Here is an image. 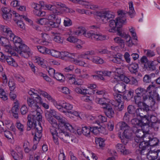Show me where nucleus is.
<instances>
[{
	"label": "nucleus",
	"mask_w": 160,
	"mask_h": 160,
	"mask_svg": "<svg viewBox=\"0 0 160 160\" xmlns=\"http://www.w3.org/2000/svg\"><path fill=\"white\" fill-rule=\"evenodd\" d=\"M75 75L74 74L72 75V77L68 78L69 82L71 84H74L75 85H81L83 83V81L82 80H78L75 81Z\"/></svg>",
	"instance_id": "25"
},
{
	"label": "nucleus",
	"mask_w": 160,
	"mask_h": 160,
	"mask_svg": "<svg viewBox=\"0 0 160 160\" xmlns=\"http://www.w3.org/2000/svg\"><path fill=\"white\" fill-rule=\"evenodd\" d=\"M82 134L84 136L88 137H90L91 134V127L90 128L87 126L82 128Z\"/></svg>",
	"instance_id": "35"
},
{
	"label": "nucleus",
	"mask_w": 160,
	"mask_h": 160,
	"mask_svg": "<svg viewBox=\"0 0 160 160\" xmlns=\"http://www.w3.org/2000/svg\"><path fill=\"white\" fill-rule=\"evenodd\" d=\"M149 142L147 145L151 146L150 149H152L153 148H155V146L157 145L159 142V141L157 138H153L152 139L149 140Z\"/></svg>",
	"instance_id": "33"
},
{
	"label": "nucleus",
	"mask_w": 160,
	"mask_h": 160,
	"mask_svg": "<svg viewBox=\"0 0 160 160\" xmlns=\"http://www.w3.org/2000/svg\"><path fill=\"white\" fill-rule=\"evenodd\" d=\"M38 92L40 95H42L44 97L47 98L49 101H50L53 98L46 92L40 89H39Z\"/></svg>",
	"instance_id": "44"
},
{
	"label": "nucleus",
	"mask_w": 160,
	"mask_h": 160,
	"mask_svg": "<svg viewBox=\"0 0 160 160\" xmlns=\"http://www.w3.org/2000/svg\"><path fill=\"white\" fill-rule=\"evenodd\" d=\"M143 135L141 137V146H142L141 151L145 150L146 148H148V145L147 144L149 143V140H150L149 136L148 135V132L146 133V132L142 131Z\"/></svg>",
	"instance_id": "7"
},
{
	"label": "nucleus",
	"mask_w": 160,
	"mask_h": 160,
	"mask_svg": "<svg viewBox=\"0 0 160 160\" xmlns=\"http://www.w3.org/2000/svg\"><path fill=\"white\" fill-rule=\"evenodd\" d=\"M95 73L100 76L99 77L101 80H103L104 78L103 77V76H110L111 75V72L108 71H95Z\"/></svg>",
	"instance_id": "27"
},
{
	"label": "nucleus",
	"mask_w": 160,
	"mask_h": 160,
	"mask_svg": "<svg viewBox=\"0 0 160 160\" xmlns=\"http://www.w3.org/2000/svg\"><path fill=\"white\" fill-rule=\"evenodd\" d=\"M111 61L112 62L118 64H122L123 63V60H122V55H118V56H116Z\"/></svg>",
	"instance_id": "29"
},
{
	"label": "nucleus",
	"mask_w": 160,
	"mask_h": 160,
	"mask_svg": "<svg viewBox=\"0 0 160 160\" xmlns=\"http://www.w3.org/2000/svg\"><path fill=\"white\" fill-rule=\"evenodd\" d=\"M111 103L115 107V109L118 111H121L123 109L124 106L122 102L115 103L114 101H111Z\"/></svg>",
	"instance_id": "30"
},
{
	"label": "nucleus",
	"mask_w": 160,
	"mask_h": 160,
	"mask_svg": "<svg viewBox=\"0 0 160 160\" xmlns=\"http://www.w3.org/2000/svg\"><path fill=\"white\" fill-rule=\"evenodd\" d=\"M28 121L27 122V130L30 131L32 130V133L33 134V132H36V128H37L38 126H41V124H36V122L33 119H32L31 118H30L28 116Z\"/></svg>",
	"instance_id": "8"
},
{
	"label": "nucleus",
	"mask_w": 160,
	"mask_h": 160,
	"mask_svg": "<svg viewBox=\"0 0 160 160\" xmlns=\"http://www.w3.org/2000/svg\"><path fill=\"white\" fill-rule=\"evenodd\" d=\"M114 40L115 42L120 45L122 47L124 46V41L121 38L118 37H116L114 39Z\"/></svg>",
	"instance_id": "63"
},
{
	"label": "nucleus",
	"mask_w": 160,
	"mask_h": 160,
	"mask_svg": "<svg viewBox=\"0 0 160 160\" xmlns=\"http://www.w3.org/2000/svg\"><path fill=\"white\" fill-rule=\"evenodd\" d=\"M8 65L13 66L15 67L18 66L17 63L14 60V59L11 56H7L5 60Z\"/></svg>",
	"instance_id": "34"
},
{
	"label": "nucleus",
	"mask_w": 160,
	"mask_h": 160,
	"mask_svg": "<svg viewBox=\"0 0 160 160\" xmlns=\"http://www.w3.org/2000/svg\"><path fill=\"white\" fill-rule=\"evenodd\" d=\"M142 102L141 101V103L142 104V107L141 108V110L143 109V111L147 112L149 110V106L147 104L148 99V95L143 94L142 95Z\"/></svg>",
	"instance_id": "15"
},
{
	"label": "nucleus",
	"mask_w": 160,
	"mask_h": 160,
	"mask_svg": "<svg viewBox=\"0 0 160 160\" xmlns=\"http://www.w3.org/2000/svg\"><path fill=\"white\" fill-rule=\"evenodd\" d=\"M50 102H52L54 106L60 111H62V105H60L59 103L56 101L53 98L50 101Z\"/></svg>",
	"instance_id": "54"
},
{
	"label": "nucleus",
	"mask_w": 160,
	"mask_h": 160,
	"mask_svg": "<svg viewBox=\"0 0 160 160\" xmlns=\"http://www.w3.org/2000/svg\"><path fill=\"white\" fill-rule=\"evenodd\" d=\"M155 73H152L149 75H145L143 78V81L145 83H149L153 81L155 79Z\"/></svg>",
	"instance_id": "24"
},
{
	"label": "nucleus",
	"mask_w": 160,
	"mask_h": 160,
	"mask_svg": "<svg viewBox=\"0 0 160 160\" xmlns=\"http://www.w3.org/2000/svg\"><path fill=\"white\" fill-rule=\"evenodd\" d=\"M74 57H73V58H72L71 60V61L73 62L74 63L78 65L82 66L83 67H86L87 66L86 63L85 62L81 60L75 59L74 58Z\"/></svg>",
	"instance_id": "45"
},
{
	"label": "nucleus",
	"mask_w": 160,
	"mask_h": 160,
	"mask_svg": "<svg viewBox=\"0 0 160 160\" xmlns=\"http://www.w3.org/2000/svg\"><path fill=\"white\" fill-rule=\"evenodd\" d=\"M117 32L119 36L124 38L126 40V44L128 47H131L132 46L133 43L130 35L124 32H122L119 29H118Z\"/></svg>",
	"instance_id": "11"
},
{
	"label": "nucleus",
	"mask_w": 160,
	"mask_h": 160,
	"mask_svg": "<svg viewBox=\"0 0 160 160\" xmlns=\"http://www.w3.org/2000/svg\"><path fill=\"white\" fill-rule=\"evenodd\" d=\"M95 93L98 95H102L104 99H107L108 98V93L105 90H98L95 91Z\"/></svg>",
	"instance_id": "42"
},
{
	"label": "nucleus",
	"mask_w": 160,
	"mask_h": 160,
	"mask_svg": "<svg viewBox=\"0 0 160 160\" xmlns=\"http://www.w3.org/2000/svg\"><path fill=\"white\" fill-rule=\"evenodd\" d=\"M56 119L58 120V122L61 124H64L67 122V119L61 115H58L56 116Z\"/></svg>",
	"instance_id": "61"
},
{
	"label": "nucleus",
	"mask_w": 160,
	"mask_h": 160,
	"mask_svg": "<svg viewBox=\"0 0 160 160\" xmlns=\"http://www.w3.org/2000/svg\"><path fill=\"white\" fill-rule=\"evenodd\" d=\"M72 105L67 102L63 103L62 104V112L64 113L72 112L71 110L72 108Z\"/></svg>",
	"instance_id": "23"
},
{
	"label": "nucleus",
	"mask_w": 160,
	"mask_h": 160,
	"mask_svg": "<svg viewBox=\"0 0 160 160\" xmlns=\"http://www.w3.org/2000/svg\"><path fill=\"white\" fill-rule=\"evenodd\" d=\"M134 116L135 117L132 119L131 122L132 124L134 125L133 129V132L135 134L134 138L135 141L139 143L140 145V137L139 133L140 124V112L139 111V108H137L135 110V112L134 113Z\"/></svg>",
	"instance_id": "3"
},
{
	"label": "nucleus",
	"mask_w": 160,
	"mask_h": 160,
	"mask_svg": "<svg viewBox=\"0 0 160 160\" xmlns=\"http://www.w3.org/2000/svg\"><path fill=\"white\" fill-rule=\"evenodd\" d=\"M38 51L41 53L44 54H48L49 52V49L42 46H38L37 47Z\"/></svg>",
	"instance_id": "52"
},
{
	"label": "nucleus",
	"mask_w": 160,
	"mask_h": 160,
	"mask_svg": "<svg viewBox=\"0 0 160 160\" xmlns=\"http://www.w3.org/2000/svg\"><path fill=\"white\" fill-rule=\"evenodd\" d=\"M33 12L34 14L38 16L43 17L45 15V12L42 11L40 9L34 10Z\"/></svg>",
	"instance_id": "64"
},
{
	"label": "nucleus",
	"mask_w": 160,
	"mask_h": 160,
	"mask_svg": "<svg viewBox=\"0 0 160 160\" xmlns=\"http://www.w3.org/2000/svg\"><path fill=\"white\" fill-rule=\"evenodd\" d=\"M65 5L61 2H57L54 5H46L45 7L48 9L52 11L53 13L56 14H60L62 13L60 8L65 7Z\"/></svg>",
	"instance_id": "4"
},
{
	"label": "nucleus",
	"mask_w": 160,
	"mask_h": 160,
	"mask_svg": "<svg viewBox=\"0 0 160 160\" xmlns=\"http://www.w3.org/2000/svg\"><path fill=\"white\" fill-rule=\"evenodd\" d=\"M97 15L100 17L101 21L104 23H107L111 19L114 17V13L110 11L98 12Z\"/></svg>",
	"instance_id": "5"
},
{
	"label": "nucleus",
	"mask_w": 160,
	"mask_h": 160,
	"mask_svg": "<svg viewBox=\"0 0 160 160\" xmlns=\"http://www.w3.org/2000/svg\"><path fill=\"white\" fill-rule=\"evenodd\" d=\"M91 133H93L95 135L98 134L100 132L103 133L101 130H105V129L103 127H98L97 126L91 127Z\"/></svg>",
	"instance_id": "28"
},
{
	"label": "nucleus",
	"mask_w": 160,
	"mask_h": 160,
	"mask_svg": "<svg viewBox=\"0 0 160 160\" xmlns=\"http://www.w3.org/2000/svg\"><path fill=\"white\" fill-rule=\"evenodd\" d=\"M61 23V18H58L56 19L55 21H49L48 22L49 25L53 28H57L59 27Z\"/></svg>",
	"instance_id": "32"
},
{
	"label": "nucleus",
	"mask_w": 160,
	"mask_h": 160,
	"mask_svg": "<svg viewBox=\"0 0 160 160\" xmlns=\"http://www.w3.org/2000/svg\"><path fill=\"white\" fill-rule=\"evenodd\" d=\"M35 98L38 99L37 102L40 105H42L44 108L47 109L49 108L48 105L45 103L43 102L42 100L41 97L38 96V97H35Z\"/></svg>",
	"instance_id": "53"
},
{
	"label": "nucleus",
	"mask_w": 160,
	"mask_h": 160,
	"mask_svg": "<svg viewBox=\"0 0 160 160\" xmlns=\"http://www.w3.org/2000/svg\"><path fill=\"white\" fill-rule=\"evenodd\" d=\"M156 65L153 61H149L148 63L144 65V68L148 70L153 71L156 69Z\"/></svg>",
	"instance_id": "21"
},
{
	"label": "nucleus",
	"mask_w": 160,
	"mask_h": 160,
	"mask_svg": "<svg viewBox=\"0 0 160 160\" xmlns=\"http://www.w3.org/2000/svg\"><path fill=\"white\" fill-rule=\"evenodd\" d=\"M104 112L106 116L109 118L113 117L114 116V112L112 108L111 107L104 110Z\"/></svg>",
	"instance_id": "36"
},
{
	"label": "nucleus",
	"mask_w": 160,
	"mask_h": 160,
	"mask_svg": "<svg viewBox=\"0 0 160 160\" xmlns=\"http://www.w3.org/2000/svg\"><path fill=\"white\" fill-rule=\"evenodd\" d=\"M129 12L127 13L129 14L130 17L132 18V14L134 12L133 7V4L132 1H130L129 2Z\"/></svg>",
	"instance_id": "58"
},
{
	"label": "nucleus",
	"mask_w": 160,
	"mask_h": 160,
	"mask_svg": "<svg viewBox=\"0 0 160 160\" xmlns=\"http://www.w3.org/2000/svg\"><path fill=\"white\" fill-rule=\"evenodd\" d=\"M160 152V149L153 150L152 149H150V151L147 154V158L151 160L152 159L157 158H158V153Z\"/></svg>",
	"instance_id": "16"
},
{
	"label": "nucleus",
	"mask_w": 160,
	"mask_h": 160,
	"mask_svg": "<svg viewBox=\"0 0 160 160\" xmlns=\"http://www.w3.org/2000/svg\"><path fill=\"white\" fill-rule=\"evenodd\" d=\"M19 48H17L16 51L18 53L21 52H25L26 51L30 50L29 47L24 44H21L18 46Z\"/></svg>",
	"instance_id": "40"
},
{
	"label": "nucleus",
	"mask_w": 160,
	"mask_h": 160,
	"mask_svg": "<svg viewBox=\"0 0 160 160\" xmlns=\"http://www.w3.org/2000/svg\"><path fill=\"white\" fill-rule=\"evenodd\" d=\"M141 123L142 124L141 127L142 128V131L146 133L149 132V122L148 117L145 115L144 116H141Z\"/></svg>",
	"instance_id": "10"
},
{
	"label": "nucleus",
	"mask_w": 160,
	"mask_h": 160,
	"mask_svg": "<svg viewBox=\"0 0 160 160\" xmlns=\"http://www.w3.org/2000/svg\"><path fill=\"white\" fill-rule=\"evenodd\" d=\"M138 64L136 63H133L130 64L128 67L129 71L132 73H136L138 72Z\"/></svg>",
	"instance_id": "37"
},
{
	"label": "nucleus",
	"mask_w": 160,
	"mask_h": 160,
	"mask_svg": "<svg viewBox=\"0 0 160 160\" xmlns=\"http://www.w3.org/2000/svg\"><path fill=\"white\" fill-rule=\"evenodd\" d=\"M133 92V91L132 90L126 92L123 96V99L127 101L130 100L132 98Z\"/></svg>",
	"instance_id": "41"
},
{
	"label": "nucleus",
	"mask_w": 160,
	"mask_h": 160,
	"mask_svg": "<svg viewBox=\"0 0 160 160\" xmlns=\"http://www.w3.org/2000/svg\"><path fill=\"white\" fill-rule=\"evenodd\" d=\"M4 50L5 52L8 53L11 55H15V51L12 49L11 46L6 45L4 46Z\"/></svg>",
	"instance_id": "49"
},
{
	"label": "nucleus",
	"mask_w": 160,
	"mask_h": 160,
	"mask_svg": "<svg viewBox=\"0 0 160 160\" xmlns=\"http://www.w3.org/2000/svg\"><path fill=\"white\" fill-rule=\"evenodd\" d=\"M8 39L13 42L14 44H20L22 42L21 39L18 36H16L12 32L10 35L8 37Z\"/></svg>",
	"instance_id": "18"
},
{
	"label": "nucleus",
	"mask_w": 160,
	"mask_h": 160,
	"mask_svg": "<svg viewBox=\"0 0 160 160\" xmlns=\"http://www.w3.org/2000/svg\"><path fill=\"white\" fill-rule=\"evenodd\" d=\"M35 101L33 98L28 97L27 98V103L28 106L30 107L32 109L34 110L40 109V107L38 104L37 99H36Z\"/></svg>",
	"instance_id": "13"
},
{
	"label": "nucleus",
	"mask_w": 160,
	"mask_h": 160,
	"mask_svg": "<svg viewBox=\"0 0 160 160\" xmlns=\"http://www.w3.org/2000/svg\"><path fill=\"white\" fill-rule=\"evenodd\" d=\"M86 36L87 38L97 41L104 40L106 39L105 36L92 31L88 32V34Z\"/></svg>",
	"instance_id": "6"
},
{
	"label": "nucleus",
	"mask_w": 160,
	"mask_h": 160,
	"mask_svg": "<svg viewBox=\"0 0 160 160\" xmlns=\"http://www.w3.org/2000/svg\"><path fill=\"white\" fill-rule=\"evenodd\" d=\"M28 116L31 118L36 122H38V124H41V122L42 121V116L41 114L37 110H32L31 112L30 113Z\"/></svg>",
	"instance_id": "9"
},
{
	"label": "nucleus",
	"mask_w": 160,
	"mask_h": 160,
	"mask_svg": "<svg viewBox=\"0 0 160 160\" xmlns=\"http://www.w3.org/2000/svg\"><path fill=\"white\" fill-rule=\"evenodd\" d=\"M149 99L151 100V106L152 107L155 104V100L158 101L160 100V98L159 97V94L157 92L156 90L155 89L150 92H149Z\"/></svg>",
	"instance_id": "12"
},
{
	"label": "nucleus",
	"mask_w": 160,
	"mask_h": 160,
	"mask_svg": "<svg viewBox=\"0 0 160 160\" xmlns=\"http://www.w3.org/2000/svg\"><path fill=\"white\" fill-rule=\"evenodd\" d=\"M53 78L57 80L60 81L61 82H64V80L62 79V78H64L63 75L60 72H56Z\"/></svg>",
	"instance_id": "48"
},
{
	"label": "nucleus",
	"mask_w": 160,
	"mask_h": 160,
	"mask_svg": "<svg viewBox=\"0 0 160 160\" xmlns=\"http://www.w3.org/2000/svg\"><path fill=\"white\" fill-rule=\"evenodd\" d=\"M83 155L88 160H97V158L93 153L89 152H82Z\"/></svg>",
	"instance_id": "26"
},
{
	"label": "nucleus",
	"mask_w": 160,
	"mask_h": 160,
	"mask_svg": "<svg viewBox=\"0 0 160 160\" xmlns=\"http://www.w3.org/2000/svg\"><path fill=\"white\" fill-rule=\"evenodd\" d=\"M4 135L5 137L8 139H12L13 138L12 132L8 130L4 131Z\"/></svg>",
	"instance_id": "60"
},
{
	"label": "nucleus",
	"mask_w": 160,
	"mask_h": 160,
	"mask_svg": "<svg viewBox=\"0 0 160 160\" xmlns=\"http://www.w3.org/2000/svg\"><path fill=\"white\" fill-rule=\"evenodd\" d=\"M52 126L50 128V132L53 137V139L55 143L58 145L59 144L58 138L66 143H69L72 141V138L70 134L63 130L58 129L57 132L55 126Z\"/></svg>",
	"instance_id": "1"
},
{
	"label": "nucleus",
	"mask_w": 160,
	"mask_h": 160,
	"mask_svg": "<svg viewBox=\"0 0 160 160\" xmlns=\"http://www.w3.org/2000/svg\"><path fill=\"white\" fill-rule=\"evenodd\" d=\"M53 40L59 43H62L63 41V38L59 34H56L53 36Z\"/></svg>",
	"instance_id": "47"
},
{
	"label": "nucleus",
	"mask_w": 160,
	"mask_h": 160,
	"mask_svg": "<svg viewBox=\"0 0 160 160\" xmlns=\"http://www.w3.org/2000/svg\"><path fill=\"white\" fill-rule=\"evenodd\" d=\"M122 133L120 132L118 133V136L121 139L122 142L123 141L124 138H128L131 135L132 130L130 127L128 128H126Z\"/></svg>",
	"instance_id": "14"
},
{
	"label": "nucleus",
	"mask_w": 160,
	"mask_h": 160,
	"mask_svg": "<svg viewBox=\"0 0 160 160\" xmlns=\"http://www.w3.org/2000/svg\"><path fill=\"white\" fill-rule=\"evenodd\" d=\"M119 17L116 18L115 20H109V26L112 28L109 29L110 32H114L116 27L117 28L121 27L122 24L126 23V13L123 11L120 10L118 12Z\"/></svg>",
	"instance_id": "2"
},
{
	"label": "nucleus",
	"mask_w": 160,
	"mask_h": 160,
	"mask_svg": "<svg viewBox=\"0 0 160 160\" xmlns=\"http://www.w3.org/2000/svg\"><path fill=\"white\" fill-rule=\"evenodd\" d=\"M126 86L123 83L117 84L114 87V90L116 92L122 93L124 92Z\"/></svg>",
	"instance_id": "19"
},
{
	"label": "nucleus",
	"mask_w": 160,
	"mask_h": 160,
	"mask_svg": "<svg viewBox=\"0 0 160 160\" xmlns=\"http://www.w3.org/2000/svg\"><path fill=\"white\" fill-rule=\"evenodd\" d=\"M95 141L96 144L98 145L100 148H102L105 146L104 141L102 138H96Z\"/></svg>",
	"instance_id": "51"
},
{
	"label": "nucleus",
	"mask_w": 160,
	"mask_h": 160,
	"mask_svg": "<svg viewBox=\"0 0 160 160\" xmlns=\"http://www.w3.org/2000/svg\"><path fill=\"white\" fill-rule=\"evenodd\" d=\"M69 37L66 39V40L72 43L77 42L78 40V38L73 36L71 34H69Z\"/></svg>",
	"instance_id": "59"
},
{
	"label": "nucleus",
	"mask_w": 160,
	"mask_h": 160,
	"mask_svg": "<svg viewBox=\"0 0 160 160\" xmlns=\"http://www.w3.org/2000/svg\"><path fill=\"white\" fill-rule=\"evenodd\" d=\"M90 60L94 63L96 64H102L104 61L103 60L99 57L96 56H92L90 59Z\"/></svg>",
	"instance_id": "38"
},
{
	"label": "nucleus",
	"mask_w": 160,
	"mask_h": 160,
	"mask_svg": "<svg viewBox=\"0 0 160 160\" xmlns=\"http://www.w3.org/2000/svg\"><path fill=\"white\" fill-rule=\"evenodd\" d=\"M48 54H50L54 57L58 58L60 57V52L54 50L49 49Z\"/></svg>",
	"instance_id": "50"
},
{
	"label": "nucleus",
	"mask_w": 160,
	"mask_h": 160,
	"mask_svg": "<svg viewBox=\"0 0 160 160\" xmlns=\"http://www.w3.org/2000/svg\"><path fill=\"white\" fill-rule=\"evenodd\" d=\"M0 29L3 32L7 38L12 32L11 29L6 26L0 25Z\"/></svg>",
	"instance_id": "31"
},
{
	"label": "nucleus",
	"mask_w": 160,
	"mask_h": 160,
	"mask_svg": "<svg viewBox=\"0 0 160 160\" xmlns=\"http://www.w3.org/2000/svg\"><path fill=\"white\" fill-rule=\"evenodd\" d=\"M11 13L12 14V16H13L16 17H18L19 19H21L22 18L26 21H28L29 22V19L26 16L24 15H20L18 13H16V12L14 11H11Z\"/></svg>",
	"instance_id": "57"
},
{
	"label": "nucleus",
	"mask_w": 160,
	"mask_h": 160,
	"mask_svg": "<svg viewBox=\"0 0 160 160\" xmlns=\"http://www.w3.org/2000/svg\"><path fill=\"white\" fill-rule=\"evenodd\" d=\"M0 98L4 101L8 99L7 95L2 89H0Z\"/></svg>",
	"instance_id": "62"
},
{
	"label": "nucleus",
	"mask_w": 160,
	"mask_h": 160,
	"mask_svg": "<svg viewBox=\"0 0 160 160\" xmlns=\"http://www.w3.org/2000/svg\"><path fill=\"white\" fill-rule=\"evenodd\" d=\"M1 10L3 13L2 17L4 19L7 20L11 18L12 15L11 13L12 11L6 7H2Z\"/></svg>",
	"instance_id": "17"
},
{
	"label": "nucleus",
	"mask_w": 160,
	"mask_h": 160,
	"mask_svg": "<svg viewBox=\"0 0 160 160\" xmlns=\"http://www.w3.org/2000/svg\"><path fill=\"white\" fill-rule=\"evenodd\" d=\"M75 54L74 53H69L66 51H62L60 52V57H67L71 59L73 57H75Z\"/></svg>",
	"instance_id": "43"
},
{
	"label": "nucleus",
	"mask_w": 160,
	"mask_h": 160,
	"mask_svg": "<svg viewBox=\"0 0 160 160\" xmlns=\"http://www.w3.org/2000/svg\"><path fill=\"white\" fill-rule=\"evenodd\" d=\"M82 3H81V5H84L86 8L95 10L98 8V6L94 4L86 1H83Z\"/></svg>",
	"instance_id": "22"
},
{
	"label": "nucleus",
	"mask_w": 160,
	"mask_h": 160,
	"mask_svg": "<svg viewBox=\"0 0 160 160\" xmlns=\"http://www.w3.org/2000/svg\"><path fill=\"white\" fill-rule=\"evenodd\" d=\"M36 132L34 131L35 134L34 140L36 141H39L42 137V126H38Z\"/></svg>",
	"instance_id": "20"
},
{
	"label": "nucleus",
	"mask_w": 160,
	"mask_h": 160,
	"mask_svg": "<svg viewBox=\"0 0 160 160\" xmlns=\"http://www.w3.org/2000/svg\"><path fill=\"white\" fill-rule=\"evenodd\" d=\"M49 116L50 117H54L55 118L56 116H58L59 114H58L56 113V112L53 109H51L49 111L47 112L45 114V116Z\"/></svg>",
	"instance_id": "56"
},
{
	"label": "nucleus",
	"mask_w": 160,
	"mask_h": 160,
	"mask_svg": "<svg viewBox=\"0 0 160 160\" xmlns=\"http://www.w3.org/2000/svg\"><path fill=\"white\" fill-rule=\"evenodd\" d=\"M98 117L99 120H95V122L98 125H99L100 122H106L107 121V118L104 116L100 115Z\"/></svg>",
	"instance_id": "55"
},
{
	"label": "nucleus",
	"mask_w": 160,
	"mask_h": 160,
	"mask_svg": "<svg viewBox=\"0 0 160 160\" xmlns=\"http://www.w3.org/2000/svg\"><path fill=\"white\" fill-rule=\"evenodd\" d=\"M114 98L115 100V103L122 102V101L123 99V96L118 92H115L113 93Z\"/></svg>",
	"instance_id": "39"
},
{
	"label": "nucleus",
	"mask_w": 160,
	"mask_h": 160,
	"mask_svg": "<svg viewBox=\"0 0 160 160\" xmlns=\"http://www.w3.org/2000/svg\"><path fill=\"white\" fill-rule=\"evenodd\" d=\"M47 120L52 126H57V122L56 120L52 117H50L49 116H45Z\"/></svg>",
	"instance_id": "46"
}]
</instances>
